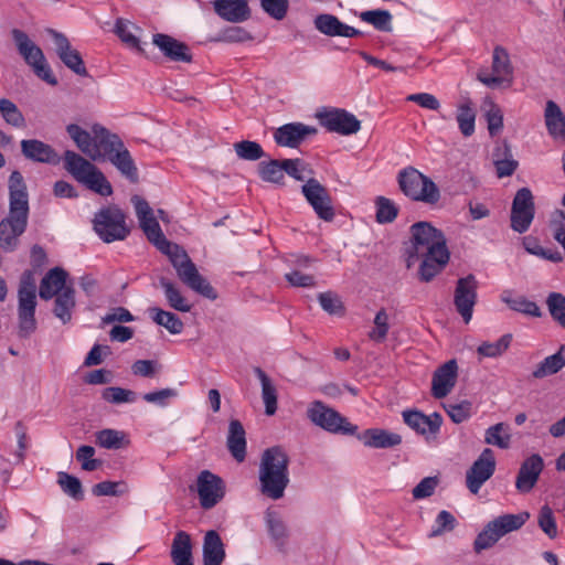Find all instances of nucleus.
<instances>
[{
	"label": "nucleus",
	"mask_w": 565,
	"mask_h": 565,
	"mask_svg": "<svg viewBox=\"0 0 565 565\" xmlns=\"http://www.w3.org/2000/svg\"><path fill=\"white\" fill-rule=\"evenodd\" d=\"M143 235L162 254L167 255L180 281L194 292L210 300L217 299L213 286L200 273L186 252L167 239L153 209L143 201Z\"/></svg>",
	"instance_id": "f257e3e1"
},
{
	"label": "nucleus",
	"mask_w": 565,
	"mask_h": 565,
	"mask_svg": "<svg viewBox=\"0 0 565 565\" xmlns=\"http://www.w3.org/2000/svg\"><path fill=\"white\" fill-rule=\"evenodd\" d=\"M409 245L406 247V265H412L418 258L422 263L418 268V277L424 282L431 281L448 265L450 252L443 231L431 223L420 221L409 227Z\"/></svg>",
	"instance_id": "f03ea898"
},
{
	"label": "nucleus",
	"mask_w": 565,
	"mask_h": 565,
	"mask_svg": "<svg viewBox=\"0 0 565 565\" xmlns=\"http://www.w3.org/2000/svg\"><path fill=\"white\" fill-rule=\"evenodd\" d=\"M92 131L95 142L89 158L93 161L108 160L131 182H138V169L121 139L98 124L92 127Z\"/></svg>",
	"instance_id": "7ed1b4c3"
},
{
	"label": "nucleus",
	"mask_w": 565,
	"mask_h": 565,
	"mask_svg": "<svg viewBox=\"0 0 565 565\" xmlns=\"http://www.w3.org/2000/svg\"><path fill=\"white\" fill-rule=\"evenodd\" d=\"M288 466L289 457L281 447L275 446L263 452L258 477L264 495L273 500L284 497L289 483Z\"/></svg>",
	"instance_id": "20e7f679"
},
{
	"label": "nucleus",
	"mask_w": 565,
	"mask_h": 565,
	"mask_svg": "<svg viewBox=\"0 0 565 565\" xmlns=\"http://www.w3.org/2000/svg\"><path fill=\"white\" fill-rule=\"evenodd\" d=\"M397 183L402 193L413 201L435 205L440 200L437 184L412 166L398 172Z\"/></svg>",
	"instance_id": "39448f33"
},
{
	"label": "nucleus",
	"mask_w": 565,
	"mask_h": 565,
	"mask_svg": "<svg viewBox=\"0 0 565 565\" xmlns=\"http://www.w3.org/2000/svg\"><path fill=\"white\" fill-rule=\"evenodd\" d=\"M36 286L30 271L24 273L18 289V333L20 338H28L35 332L38 322Z\"/></svg>",
	"instance_id": "423d86ee"
},
{
	"label": "nucleus",
	"mask_w": 565,
	"mask_h": 565,
	"mask_svg": "<svg viewBox=\"0 0 565 565\" xmlns=\"http://www.w3.org/2000/svg\"><path fill=\"white\" fill-rule=\"evenodd\" d=\"M11 35L19 54L33 70L34 74L52 86L57 85V78L54 76L43 51L29 38V35L19 29H13L11 31Z\"/></svg>",
	"instance_id": "0eeeda50"
},
{
	"label": "nucleus",
	"mask_w": 565,
	"mask_h": 565,
	"mask_svg": "<svg viewBox=\"0 0 565 565\" xmlns=\"http://www.w3.org/2000/svg\"><path fill=\"white\" fill-rule=\"evenodd\" d=\"M530 519L529 512L519 514H503L489 522L482 532L475 540V551L477 553L494 545L503 535L521 529Z\"/></svg>",
	"instance_id": "6e6552de"
},
{
	"label": "nucleus",
	"mask_w": 565,
	"mask_h": 565,
	"mask_svg": "<svg viewBox=\"0 0 565 565\" xmlns=\"http://www.w3.org/2000/svg\"><path fill=\"white\" fill-rule=\"evenodd\" d=\"M94 230L106 243L124 239L129 230L124 213L116 206L102 209L95 214Z\"/></svg>",
	"instance_id": "1a4fd4ad"
},
{
	"label": "nucleus",
	"mask_w": 565,
	"mask_h": 565,
	"mask_svg": "<svg viewBox=\"0 0 565 565\" xmlns=\"http://www.w3.org/2000/svg\"><path fill=\"white\" fill-rule=\"evenodd\" d=\"M308 418L317 426L330 433L352 435L356 430L347 418L320 401H315L307 409Z\"/></svg>",
	"instance_id": "9d476101"
},
{
	"label": "nucleus",
	"mask_w": 565,
	"mask_h": 565,
	"mask_svg": "<svg viewBox=\"0 0 565 565\" xmlns=\"http://www.w3.org/2000/svg\"><path fill=\"white\" fill-rule=\"evenodd\" d=\"M317 118L327 130L342 136L356 134L361 129V121L345 109L326 108L317 113Z\"/></svg>",
	"instance_id": "9b49d317"
},
{
	"label": "nucleus",
	"mask_w": 565,
	"mask_h": 565,
	"mask_svg": "<svg viewBox=\"0 0 565 565\" xmlns=\"http://www.w3.org/2000/svg\"><path fill=\"white\" fill-rule=\"evenodd\" d=\"M301 192L319 218L330 222L334 217L331 196L324 185L317 179L309 178L302 185Z\"/></svg>",
	"instance_id": "f8f14e48"
},
{
	"label": "nucleus",
	"mask_w": 565,
	"mask_h": 565,
	"mask_svg": "<svg viewBox=\"0 0 565 565\" xmlns=\"http://www.w3.org/2000/svg\"><path fill=\"white\" fill-rule=\"evenodd\" d=\"M29 212L9 210L7 217L0 221V247L6 252H13L19 237L28 226Z\"/></svg>",
	"instance_id": "ddd939ff"
},
{
	"label": "nucleus",
	"mask_w": 565,
	"mask_h": 565,
	"mask_svg": "<svg viewBox=\"0 0 565 565\" xmlns=\"http://www.w3.org/2000/svg\"><path fill=\"white\" fill-rule=\"evenodd\" d=\"M535 214L533 195L530 189H520L512 202L511 227L518 233L529 230Z\"/></svg>",
	"instance_id": "4468645a"
},
{
	"label": "nucleus",
	"mask_w": 565,
	"mask_h": 565,
	"mask_svg": "<svg viewBox=\"0 0 565 565\" xmlns=\"http://www.w3.org/2000/svg\"><path fill=\"white\" fill-rule=\"evenodd\" d=\"M46 32L53 41L54 51L61 62L76 75L87 76L88 72L81 53L72 46L66 35L53 29H47Z\"/></svg>",
	"instance_id": "2eb2a0df"
},
{
	"label": "nucleus",
	"mask_w": 565,
	"mask_h": 565,
	"mask_svg": "<svg viewBox=\"0 0 565 565\" xmlns=\"http://www.w3.org/2000/svg\"><path fill=\"white\" fill-rule=\"evenodd\" d=\"M200 504L209 510L215 507L225 495V484L222 478L209 470H203L196 479Z\"/></svg>",
	"instance_id": "dca6fc26"
},
{
	"label": "nucleus",
	"mask_w": 565,
	"mask_h": 565,
	"mask_svg": "<svg viewBox=\"0 0 565 565\" xmlns=\"http://www.w3.org/2000/svg\"><path fill=\"white\" fill-rule=\"evenodd\" d=\"M494 470V454L490 448H486L466 473V484L469 491L477 494L482 484L493 476Z\"/></svg>",
	"instance_id": "f3484780"
},
{
	"label": "nucleus",
	"mask_w": 565,
	"mask_h": 565,
	"mask_svg": "<svg viewBox=\"0 0 565 565\" xmlns=\"http://www.w3.org/2000/svg\"><path fill=\"white\" fill-rule=\"evenodd\" d=\"M477 289L478 281L472 274L457 280L454 303L466 323L472 318L473 307L477 302Z\"/></svg>",
	"instance_id": "a211bd4d"
},
{
	"label": "nucleus",
	"mask_w": 565,
	"mask_h": 565,
	"mask_svg": "<svg viewBox=\"0 0 565 565\" xmlns=\"http://www.w3.org/2000/svg\"><path fill=\"white\" fill-rule=\"evenodd\" d=\"M152 43L159 49L162 55L170 62L191 63L192 53L190 47L168 34L157 33L152 38Z\"/></svg>",
	"instance_id": "6ab92c4d"
},
{
	"label": "nucleus",
	"mask_w": 565,
	"mask_h": 565,
	"mask_svg": "<svg viewBox=\"0 0 565 565\" xmlns=\"http://www.w3.org/2000/svg\"><path fill=\"white\" fill-rule=\"evenodd\" d=\"M458 377L456 360H449L439 366L433 375L431 395L435 398L446 397L455 387Z\"/></svg>",
	"instance_id": "aec40b11"
},
{
	"label": "nucleus",
	"mask_w": 565,
	"mask_h": 565,
	"mask_svg": "<svg viewBox=\"0 0 565 565\" xmlns=\"http://www.w3.org/2000/svg\"><path fill=\"white\" fill-rule=\"evenodd\" d=\"M317 134V129L301 122L282 125L274 132V139L278 146L297 148L309 136Z\"/></svg>",
	"instance_id": "412c9836"
},
{
	"label": "nucleus",
	"mask_w": 565,
	"mask_h": 565,
	"mask_svg": "<svg viewBox=\"0 0 565 565\" xmlns=\"http://www.w3.org/2000/svg\"><path fill=\"white\" fill-rule=\"evenodd\" d=\"M544 468L543 458L539 454H534L526 458L520 467L515 480V488L522 492H530L536 484L539 477Z\"/></svg>",
	"instance_id": "4be33fe9"
},
{
	"label": "nucleus",
	"mask_w": 565,
	"mask_h": 565,
	"mask_svg": "<svg viewBox=\"0 0 565 565\" xmlns=\"http://www.w3.org/2000/svg\"><path fill=\"white\" fill-rule=\"evenodd\" d=\"M313 24L320 33L330 38H355L362 34L360 30L341 22L338 17L330 13L318 14Z\"/></svg>",
	"instance_id": "5701e85b"
},
{
	"label": "nucleus",
	"mask_w": 565,
	"mask_h": 565,
	"mask_svg": "<svg viewBox=\"0 0 565 565\" xmlns=\"http://www.w3.org/2000/svg\"><path fill=\"white\" fill-rule=\"evenodd\" d=\"M403 418L405 424L412 429L426 436H435L443 424V417L439 413H433L427 416L418 411H405L403 412Z\"/></svg>",
	"instance_id": "b1692460"
},
{
	"label": "nucleus",
	"mask_w": 565,
	"mask_h": 565,
	"mask_svg": "<svg viewBox=\"0 0 565 565\" xmlns=\"http://www.w3.org/2000/svg\"><path fill=\"white\" fill-rule=\"evenodd\" d=\"M20 145L22 154L31 161L49 164L60 162L56 151L50 145L39 139H23Z\"/></svg>",
	"instance_id": "393cba45"
},
{
	"label": "nucleus",
	"mask_w": 565,
	"mask_h": 565,
	"mask_svg": "<svg viewBox=\"0 0 565 565\" xmlns=\"http://www.w3.org/2000/svg\"><path fill=\"white\" fill-rule=\"evenodd\" d=\"M216 14L225 21L239 23L250 18V9L246 0H214Z\"/></svg>",
	"instance_id": "a878e982"
},
{
	"label": "nucleus",
	"mask_w": 565,
	"mask_h": 565,
	"mask_svg": "<svg viewBox=\"0 0 565 565\" xmlns=\"http://www.w3.org/2000/svg\"><path fill=\"white\" fill-rule=\"evenodd\" d=\"M68 274L61 267L50 269L42 278L39 295L43 300H50L62 292L66 286Z\"/></svg>",
	"instance_id": "bb28decb"
},
{
	"label": "nucleus",
	"mask_w": 565,
	"mask_h": 565,
	"mask_svg": "<svg viewBox=\"0 0 565 565\" xmlns=\"http://www.w3.org/2000/svg\"><path fill=\"white\" fill-rule=\"evenodd\" d=\"M9 210L29 212L26 184L20 171L14 170L9 177Z\"/></svg>",
	"instance_id": "cd10ccee"
},
{
	"label": "nucleus",
	"mask_w": 565,
	"mask_h": 565,
	"mask_svg": "<svg viewBox=\"0 0 565 565\" xmlns=\"http://www.w3.org/2000/svg\"><path fill=\"white\" fill-rule=\"evenodd\" d=\"M245 429L238 419L230 420L227 434V448L237 462H243L246 457Z\"/></svg>",
	"instance_id": "c85d7f7f"
},
{
	"label": "nucleus",
	"mask_w": 565,
	"mask_h": 565,
	"mask_svg": "<svg viewBox=\"0 0 565 565\" xmlns=\"http://www.w3.org/2000/svg\"><path fill=\"white\" fill-rule=\"evenodd\" d=\"M225 558V548L220 534L210 530L204 535L203 541V564L222 565Z\"/></svg>",
	"instance_id": "c756f323"
},
{
	"label": "nucleus",
	"mask_w": 565,
	"mask_h": 565,
	"mask_svg": "<svg viewBox=\"0 0 565 565\" xmlns=\"http://www.w3.org/2000/svg\"><path fill=\"white\" fill-rule=\"evenodd\" d=\"M544 119L548 134L555 139L565 140V115L555 102H546Z\"/></svg>",
	"instance_id": "7c9ffc66"
},
{
	"label": "nucleus",
	"mask_w": 565,
	"mask_h": 565,
	"mask_svg": "<svg viewBox=\"0 0 565 565\" xmlns=\"http://www.w3.org/2000/svg\"><path fill=\"white\" fill-rule=\"evenodd\" d=\"M360 438L366 447L371 448H391L402 443L401 435L380 428L366 429Z\"/></svg>",
	"instance_id": "2f4dec72"
},
{
	"label": "nucleus",
	"mask_w": 565,
	"mask_h": 565,
	"mask_svg": "<svg viewBox=\"0 0 565 565\" xmlns=\"http://www.w3.org/2000/svg\"><path fill=\"white\" fill-rule=\"evenodd\" d=\"M171 558L174 565H193L191 537L186 532L175 533L171 545Z\"/></svg>",
	"instance_id": "473e14b6"
},
{
	"label": "nucleus",
	"mask_w": 565,
	"mask_h": 565,
	"mask_svg": "<svg viewBox=\"0 0 565 565\" xmlns=\"http://www.w3.org/2000/svg\"><path fill=\"white\" fill-rule=\"evenodd\" d=\"M64 168L79 183L96 169L92 162L72 150L64 153Z\"/></svg>",
	"instance_id": "72a5a7b5"
},
{
	"label": "nucleus",
	"mask_w": 565,
	"mask_h": 565,
	"mask_svg": "<svg viewBox=\"0 0 565 565\" xmlns=\"http://www.w3.org/2000/svg\"><path fill=\"white\" fill-rule=\"evenodd\" d=\"M160 286L163 290L167 303L170 308L180 312H190L192 303L183 296L181 289L167 278L160 279Z\"/></svg>",
	"instance_id": "f704fd0d"
},
{
	"label": "nucleus",
	"mask_w": 565,
	"mask_h": 565,
	"mask_svg": "<svg viewBox=\"0 0 565 565\" xmlns=\"http://www.w3.org/2000/svg\"><path fill=\"white\" fill-rule=\"evenodd\" d=\"M75 306L76 301L74 289L65 288L62 292L55 296L53 313L63 324H66L72 320Z\"/></svg>",
	"instance_id": "c9c22d12"
},
{
	"label": "nucleus",
	"mask_w": 565,
	"mask_h": 565,
	"mask_svg": "<svg viewBox=\"0 0 565 565\" xmlns=\"http://www.w3.org/2000/svg\"><path fill=\"white\" fill-rule=\"evenodd\" d=\"M114 32L129 50L136 52L141 50L140 39L138 36L139 26L136 23L121 18L117 19Z\"/></svg>",
	"instance_id": "e433bc0d"
},
{
	"label": "nucleus",
	"mask_w": 565,
	"mask_h": 565,
	"mask_svg": "<svg viewBox=\"0 0 565 565\" xmlns=\"http://www.w3.org/2000/svg\"><path fill=\"white\" fill-rule=\"evenodd\" d=\"M148 313L156 324L167 329L171 334H180L183 331L184 324L175 313L159 307L148 308Z\"/></svg>",
	"instance_id": "4c0bfd02"
},
{
	"label": "nucleus",
	"mask_w": 565,
	"mask_h": 565,
	"mask_svg": "<svg viewBox=\"0 0 565 565\" xmlns=\"http://www.w3.org/2000/svg\"><path fill=\"white\" fill-rule=\"evenodd\" d=\"M565 366V344L559 350L540 362L532 372L534 379H544L556 374Z\"/></svg>",
	"instance_id": "58836bf2"
},
{
	"label": "nucleus",
	"mask_w": 565,
	"mask_h": 565,
	"mask_svg": "<svg viewBox=\"0 0 565 565\" xmlns=\"http://www.w3.org/2000/svg\"><path fill=\"white\" fill-rule=\"evenodd\" d=\"M254 372L262 384V398L265 404V414L273 416L277 411V388L260 367H255Z\"/></svg>",
	"instance_id": "ea45409f"
},
{
	"label": "nucleus",
	"mask_w": 565,
	"mask_h": 565,
	"mask_svg": "<svg viewBox=\"0 0 565 565\" xmlns=\"http://www.w3.org/2000/svg\"><path fill=\"white\" fill-rule=\"evenodd\" d=\"M476 116L477 114L473 108V103L469 98L457 106L456 120L460 132L465 137L473 135Z\"/></svg>",
	"instance_id": "a19ab883"
},
{
	"label": "nucleus",
	"mask_w": 565,
	"mask_h": 565,
	"mask_svg": "<svg viewBox=\"0 0 565 565\" xmlns=\"http://www.w3.org/2000/svg\"><path fill=\"white\" fill-rule=\"evenodd\" d=\"M501 300L514 311L522 312L532 317H541V310L539 306L534 301L527 300L523 296L514 297L512 291L504 290L501 295Z\"/></svg>",
	"instance_id": "79ce46f5"
},
{
	"label": "nucleus",
	"mask_w": 565,
	"mask_h": 565,
	"mask_svg": "<svg viewBox=\"0 0 565 565\" xmlns=\"http://www.w3.org/2000/svg\"><path fill=\"white\" fill-rule=\"evenodd\" d=\"M493 160L498 178L510 177L516 170L519 163L512 158L511 149L508 145L498 147Z\"/></svg>",
	"instance_id": "37998d69"
},
{
	"label": "nucleus",
	"mask_w": 565,
	"mask_h": 565,
	"mask_svg": "<svg viewBox=\"0 0 565 565\" xmlns=\"http://www.w3.org/2000/svg\"><path fill=\"white\" fill-rule=\"evenodd\" d=\"M0 116L7 125L13 128L23 129L26 126L24 115L11 99H0Z\"/></svg>",
	"instance_id": "c03bdc74"
},
{
	"label": "nucleus",
	"mask_w": 565,
	"mask_h": 565,
	"mask_svg": "<svg viewBox=\"0 0 565 565\" xmlns=\"http://www.w3.org/2000/svg\"><path fill=\"white\" fill-rule=\"evenodd\" d=\"M265 520L268 532L275 543L279 546L285 545L288 537V531L278 512L268 509L266 511Z\"/></svg>",
	"instance_id": "a18cd8bd"
},
{
	"label": "nucleus",
	"mask_w": 565,
	"mask_h": 565,
	"mask_svg": "<svg viewBox=\"0 0 565 565\" xmlns=\"http://www.w3.org/2000/svg\"><path fill=\"white\" fill-rule=\"evenodd\" d=\"M484 443L497 446L501 449H508L511 444V434L509 426L504 423H498L490 426L484 434Z\"/></svg>",
	"instance_id": "49530a36"
},
{
	"label": "nucleus",
	"mask_w": 565,
	"mask_h": 565,
	"mask_svg": "<svg viewBox=\"0 0 565 565\" xmlns=\"http://www.w3.org/2000/svg\"><path fill=\"white\" fill-rule=\"evenodd\" d=\"M66 131L73 141L76 143L77 148L85 153L87 157L92 153V148L95 142V134H90L84 130L76 124H71L66 127Z\"/></svg>",
	"instance_id": "de8ad7c7"
},
{
	"label": "nucleus",
	"mask_w": 565,
	"mask_h": 565,
	"mask_svg": "<svg viewBox=\"0 0 565 565\" xmlns=\"http://www.w3.org/2000/svg\"><path fill=\"white\" fill-rule=\"evenodd\" d=\"M81 183L102 196H109L113 194V186L110 182L97 167Z\"/></svg>",
	"instance_id": "09e8293b"
},
{
	"label": "nucleus",
	"mask_w": 565,
	"mask_h": 565,
	"mask_svg": "<svg viewBox=\"0 0 565 565\" xmlns=\"http://www.w3.org/2000/svg\"><path fill=\"white\" fill-rule=\"evenodd\" d=\"M512 341V335L510 333L503 334L495 342H482L477 352L482 358H498L501 356L510 347Z\"/></svg>",
	"instance_id": "8fccbe9b"
},
{
	"label": "nucleus",
	"mask_w": 565,
	"mask_h": 565,
	"mask_svg": "<svg viewBox=\"0 0 565 565\" xmlns=\"http://www.w3.org/2000/svg\"><path fill=\"white\" fill-rule=\"evenodd\" d=\"M492 72L507 78H513V67L511 65L509 53L505 49L497 46L492 55Z\"/></svg>",
	"instance_id": "3c124183"
},
{
	"label": "nucleus",
	"mask_w": 565,
	"mask_h": 565,
	"mask_svg": "<svg viewBox=\"0 0 565 565\" xmlns=\"http://www.w3.org/2000/svg\"><path fill=\"white\" fill-rule=\"evenodd\" d=\"M102 397L110 404L120 405L137 402L138 394L122 387L109 386L102 391Z\"/></svg>",
	"instance_id": "603ef678"
},
{
	"label": "nucleus",
	"mask_w": 565,
	"mask_h": 565,
	"mask_svg": "<svg viewBox=\"0 0 565 565\" xmlns=\"http://www.w3.org/2000/svg\"><path fill=\"white\" fill-rule=\"evenodd\" d=\"M546 306L552 319L565 329V296L561 292L548 294Z\"/></svg>",
	"instance_id": "864d4df0"
},
{
	"label": "nucleus",
	"mask_w": 565,
	"mask_h": 565,
	"mask_svg": "<svg viewBox=\"0 0 565 565\" xmlns=\"http://www.w3.org/2000/svg\"><path fill=\"white\" fill-rule=\"evenodd\" d=\"M57 483L62 491L74 500H82L84 498L82 483L78 478L64 472H57Z\"/></svg>",
	"instance_id": "5fc2aeb1"
},
{
	"label": "nucleus",
	"mask_w": 565,
	"mask_h": 565,
	"mask_svg": "<svg viewBox=\"0 0 565 565\" xmlns=\"http://www.w3.org/2000/svg\"><path fill=\"white\" fill-rule=\"evenodd\" d=\"M259 175L266 182L279 183L284 179L285 160H270L258 166Z\"/></svg>",
	"instance_id": "6e6d98bb"
},
{
	"label": "nucleus",
	"mask_w": 565,
	"mask_h": 565,
	"mask_svg": "<svg viewBox=\"0 0 565 565\" xmlns=\"http://www.w3.org/2000/svg\"><path fill=\"white\" fill-rule=\"evenodd\" d=\"M376 205V222L380 224L392 223L398 214V209L394 202L385 196H377L375 200Z\"/></svg>",
	"instance_id": "4d7b16f0"
},
{
	"label": "nucleus",
	"mask_w": 565,
	"mask_h": 565,
	"mask_svg": "<svg viewBox=\"0 0 565 565\" xmlns=\"http://www.w3.org/2000/svg\"><path fill=\"white\" fill-rule=\"evenodd\" d=\"M236 156L242 160L256 161L265 156L262 146L256 141L243 140L234 143Z\"/></svg>",
	"instance_id": "13d9d810"
},
{
	"label": "nucleus",
	"mask_w": 565,
	"mask_h": 565,
	"mask_svg": "<svg viewBox=\"0 0 565 565\" xmlns=\"http://www.w3.org/2000/svg\"><path fill=\"white\" fill-rule=\"evenodd\" d=\"M362 21L372 24L380 31H391L392 15L386 10H370L360 14Z\"/></svg>",
	"instance_id": "bf43d9fd"
},
{
	"label": "nucleus",
	"mask_w": 565,
	"mask_h": 565,
	"mask_svg": "<svg viewBox=\"0 0 565 565\" xmlns=\"http://www.w3.org/2000/svg\"><path fill=\"white\" fill-rule=\"evenodd\" d=\"M285 172L298 181H306L312 178L313 171L302 159H284Z\"/></svg>",
	"instance_id": "052dcab7"
},
{
	"label": "nucleus",
	"mask_w": 565,
	"mask_h": 565,
	"mask_svg": "<svg viewBox=\"0 0 565 565\" xmlns=\"http://www.w3.org/2000/svg\"><path fill=\"white\" fill-rule=\"evenodd\" d=\"M126 435L115 429H103L97 433V444L106 449H119L125 444Z\"/></svg>",
	"instance_id": "680f3d73"
},
{
	"label": "nucleus",
	"mask_w": 565,
	"mask_h": 565,
	"mask_svg": "<svg viewBox=\"0 0 565 565\" xmlns=\"http://www.w3.org/2000/svg\"><path fill=\"white\" fill-rule=\"evenodd\" d=\"M537 524L540 529L550 537L555 539L558 534L556 520L553 510L547 505H543L539 512Z\"/></svg>",
	"instance_id": "e2e57ef3"
},
{
	"label": "nucleus",
	"mask_w": 565,
	"mask_h": 565,
	"mask_svg": "<svg viewBox=\"0 0 565 565\" xmlns=\"http://www.w3.org/2000/svg\"><path fill=\"white\" fill-rule=\"evenodd\" d=\"M318 300L322 309L329 315L342 317L345 312L340 297L331 291L319 294Z\"/></svg>",
	"instance_id": "0e129e2a"
},
{
	"label": "nucleus",
	"mask_w": 565,
	"mask_h": 565,
	"mask_svg": "<svg viewBox=\"0 0 565 565\" xmlns=\"http://www.w3.org/2000/svg\"><path fill=\"white\" fill-rule=\"evenodd\" d=\"M95 449L92 446H81L76 451V459L82 463V469L94 471L98 469L102 461L94 458Z\"/></svg>",
	"instance_id": "69168bd1"
},
{
	"label": "nucleus",
	"mask_w": 565,
	"mask_h": 565,
	"mask_svg": "<svg viewBox=\"0 0 565 565\" xmlns=\"http://www.w3.org/2000/svg\"><path fill=\"white\" fill-rule=\"evenodd\" d=\"M177 395L178 392L174 388L168 387L143 394V401L158 407H166Z\"/></svg>",
	"instance_id": "338daca9"
},
{
	"label": "nucleus",
	"mask_w": 565,
	"mask_h": 565,
	"mask_svg": "<svg viewBox=\"0 0 565 565\" xmlns=\"http://www.w3.org/2000/svg\"><path fill=\"white\" fill-rule=\"evenodd\" d=\"M375 328L369 333L371 340L383 342L388 332V316L385 309H381L374 318Z\"/></svg>",
	"instance_id": "774afa93"
}]
</instances>
